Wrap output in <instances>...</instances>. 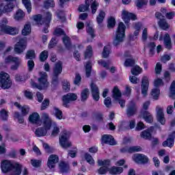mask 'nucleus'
Instances as JSON below:
<instances>
[{
	"label": "nucleus",
	"instance_id": "nucleus-1",
	"mask_svg": "<svg viewBox=\"0 0 175 175\" xmlns=\"http://www.w3.org/2000/svg\"><path fill=\"white\" fill-rule=\"evenodd\" d=\"M23 165L18 163H13L10 160H3L1 161V169L3 173H8L14 169L12 175H20L21 174V168Z\"/></svg>",
	"mask_w": 175,
	"mask_h": 175
},
{
	"label": "nucleus",
	"instance_id": "nucleus-2",
	"mask_svg": "<svg viewBox=\"0 0 175 175\" xmlns=\"http://www.w3.org/2000/svg\"><path fill=\"white\" fill-rule=\"evenodd\" d=\"M42 118L44 121V127H39L35 131L36 136H38V137L46 136L47 131H50V128H51L52 122L49 114L46 113H42Z\"/></svg>",
	"mask_w": 175,
	"mask_h": 175
},
{
	"label": "nucleus",
	"instance_id": "nucleus-3",
	"mask_svg": "<svg viewBox=\"0 0 175 175\" xmlns=\"http://www.w3.org/2000/svg\"><path fill=\"white\" fill-rule=\"evenodd\" d=\"M40 77L38 78L39 84L36 82H31V86L33 88H38V90H44L49 87V81H47V72H40Z\"/></svg>",
	"mask_w": 175,
	"mask_h": 175
},
{
	"label": "nucleus",
	"instance_id": "nucleus-4",
	"mask_svg": "<svg viewBox=\"0 0 175 175\" xmlns=\"http://www.w3.org/2000/svg\"><path fill=\"white\" fill-rule=\"evenodd\" d=\"M126 27L124 24V23H119L117 31L116 38L113 40L114 46H118L120 43H122L124 42V39L125 38V29Z\"/></svg>",
	"mask_w": 175,
	"mask_h": 175
},
{
	"label": "nucleus",
	"instance_id": "nucleus-5",
	"mask_svg": "<svg viewBox=\"0 0 175 175\" xmlns=\"http://www.w3.org/2000/svg\"><path fill=\"white\" fill-rule=\"evenodd\" d=\"M0 87L3 90H9L12 87V80L9 74L2 71L0 72Z\"/></svg>",
	"mask_w": 175,
	"mask_h": 175
},
{
	"label": "nucleus",
	"instance_id": "nucleus-6",
	"mask_svg": "<svg viewBox=\"0 0 175 175\" xmlns=\"http://www.w3.org/2000/svg\"><path fill=\"white\" fill-rule=\"evenodd\" d=\"M69 137H70V132L66 130L62 132L59 137V144L62 148L66 149L72 146V144L69 142Z\"/></svg>",
	"mask_w": 175,
	"mask_h": 175
},
{
	"label": "nucleus",
	"instance_id": "nucleus-7",
	"mask_svg": "<svg viewBox=\"0 0 175 175\" xmlns=\"http://www.w3.org/2000/svg\"><path fill=\"white\" fill-rule=\"evenodd\" d=\"M14 9V3L12 1L5 0L3 3H0V17L3 13H10Z\"/></svg>",
	"mask_w": 175,
	"mask_h": 175
},
{
	"label": "nucleus",
	"instance_id": "nucleus-8",
	"mask_svg": "<svg viewBox=\"0 0 175 175\" xmlns=\"http://www.w3.org/2000/svg\"><path fill=\"white\" fill-rule=\"evenodd\" d=\"M62 73V62L59 61L55 64L53 75L52 77L53 84H58V76Z\"/></svg>",
	"mask_w": 175,
	"mask_h": 175
},
{
	"label": "nucleus",
	"instance_id": "nucleus-9",
	"mask_svg": "<svg viewBox=\"0 0 175 175\" xmlns=\"http://www.w3.org/2000/svg\"><path fill=\"white\" fill-rule=\"evenodd\" d=\"M97 163L98 166H102L97 170V173H98V174H106V173L109 172V167L110 166V160L103 161L98 159Z\"/></svg>",
	"mask_w": 175,
	"mask_h": 175
},
{
	"label": "nucleus",
	"instance_id": "nucleus-10",
	"mask_svg": "<svg viewBox=\"0 0 175 175\" xmlns=\"http://www.w3.org/2000/svg\"><path fill=\"white\" fill-rule=\"evenodd\" d=\"M5 64H10V62H14L15 65H12L11 66V69L12 70H17L18 66H20V64H21V59L18 57H14L12 55H10L5 59Z\"/></svg>",
	"mask_w": 175,
	"mask_h": 175
},
{
	"label": "nucleus",
	"instance_id": "nucleus-11",
	"mask_svg": "<svg viewBox=\"0 0 175 175\" xmlns=\"http://www.w3.org/2000/svg\"><path fill=\"white\" fill-rule=\"evenodd\" d=\"M25 49H27V39L22 38L16 44L14 51L16 54H21V53H24Z\"/></svg>",
	"mask_w": 175,
	"mask_h": 175
},
{
	"label": "nucleus",
	"instance_id": "nucleus-12",
	"mask_svg": "<svg viewBox=\"0 0 175 175\" xmlns=\"http://www.w3.org/2000/svg\"><path fill=\"white\" fill-rule=\"evenodd\" d=\"M77 100V95L75 93H68L63 96V104L65 107H68V104Z\"/></svg>",
	"mask_w": 175,
	"mask_h": 175
},
{
	"label": "nucleus",
	"instance_id": "nucleus-13",
	"mask_svg": "<svg viewBox=\"0 0 175 175\" xmlns=\"http://www.w3.org/2000/svg\"><path fill=\"white\" fill-rule=\"evenodd\" d=\"M58 161H59V158L57 154L50 155L47 162L48 167L49 169H54V167H55V165L58 163Z\"/></svg>",
	"mask_w": 175,
	"mask_h": 175
},
{
	"label": "nucleus",
	"instance_id": "nucleus-14",
	"mask_svg": "<svg viewBox=\"0 0 175 175\" xmlns=\"http://www.w3.org/2000/svg\"><path fill=\"white\" fill-rule=\"evenodd\" d=\"M139 117L140 118H143V120H144L146 122H148V124H151V122L154 121L152 114H151V113H150L148 111H141Z\"/></svg>",
	"mask_w": 175,
	"mask_h": 175
},
{
	"label": "nucleus",
	"instance_id": "nucleus-15",
	"mask_svg": "<svg viewBox=\"0 0 175 175\" xmlns=\"http://www.w3.org/2000/svg\"><path fill=\"white\" fill-rule=\"evenodd\" d=\"M132 158L136 163H147L148 162V157L144 154H135Z\"/></svg>",
	"mask_w": 175,
	"mask_h": 175
},
{
	"label": "nucleus",
	"instance_id": "nucleus-16",
	"mask_svg": "<svg viewBox=\"0 0 175 175\" xmlns=\"http://www.w3.org/2000/svg\"><path fill=\"white\" fill-rule=\"evenodd\" d=\"M29 121L35 125H42V120L38 112H34L29 116Z\"/></svg>",
	"mask_w": 175,
	"mask_h": 175
},
{
	"label": "nucleus",
	"instance_id": "nucleus-17",
	"mask_svg": "<svg viewBox=\"0 0 175 175\" xmlns=\"http://www.w3.org/2000/svg\"><path fill=\"white\" fill-rule=\"evenodd\" d=\"M137 111V107L136 106V103L135 101H131L127 106L126 114L129 117H131L136 113Z\"/></svg>",
	"mask_w": 175,
	"mask_h": 175
},
{
	"label": "nucleus",
	"instance_id": "nucleus-18",
	"mask_svg": "<svg viewBox=\"0 0 175 175\" xmlns=\"http://www.w3.org/2000/svg\"><path fill=\"white\" fill-rule=\"evenodd\" d=\"M148 85H149V81L148 78L146 76H144L142 80V94L144 95V96H146L147 95V92L148 91Z\"/></svg>",
	"mask_w": 175,
	"mask_h": 175
},
{
	"label": "nucleus",
	"instance_id": "nucleus-19",
	"mask_svg": "<svg viewBox=\"0 0 175 175\" xmlns=\"http://www.w3.org/2000/svg\"><path fill=\"white\" fill-rule=\"evenodd\" d=\"M122 17L125 24H128L131 20H136V15L133 13L129 12L128 11H123Z\"/></svg>",
	"mask_w": 175,
	"mask_h": 175
},
{
	"label": "nucleus",
	"instance_id": "nucleus-20",
	"mask_svg": "<svg viewBox=\"0 0 175 175\" xmlns=\"http://www.w3.org/2000/svg\"><path fill=\"white\" fill-rule=\"evenodd\" d=\"M103 144H109V146H116L117 144L113 136L110 135H104L102 137Z\"/></svg>",
	"mask_w": 175,
	"mask_h": 175
},
{
	"label": "nucleus",
	"instance_id": "nucleus-21",
	"mask_svg": "<svg viewBox=\"0 0 175 175\" xmlns=\"http://www.w3.org/2000/svg\"><path fill=\"white\" fill-rule=\"evenodd\" d=\"M142 151V147L137 146H131V147H124L120 149V152L125 153L128 152L129 154H133V152H139Z\"/></svg>",
	"mask_w": 175,
	"mask_h": 175
},
{
	"label": "nucleus",
	"instance_id": "nucleus-22",
	"mask_svg": "<svg viewBox=\"0 0 175 175\" xmlns=\"http://www.w3.org/2000/svg\"><path fill=\"white\" fill-rule=\"evenodd\" d=\"M91 91H92V95L94 100H96V102H98V100H99V98H100L99 96V88L96 84L92 83Z\"/></svg>",
	"mask_w": 175,
	"mask_h": 175
},
{
	"label": "nucleus",
	"instance_id": "nucleus-23",
	"mask_svg": "<svg viewBox=\"0 0 175 175\" xmlns=\"http://www.w3.org/2000/svg\"><path fill=\"white\" fill-rule=\"evenodd\" d=\"M51 13L50 12H46V16L44 17L45 22H44V24H45V27L43 29V32H44V33H48L49 32V27L50 26V21H51Z\"/></svg>",
	"mask_w": 175,
	"mask_h": 175
},
{
	"label": "nucleus",
	"instance_id": "nucleus-24",
	"mask_svg": "<svg viewBox=\"0 0 175 175\" xmlns=\"http://www.w3.org/2000/svg\"><path fill=\"white\" fill-rule=\"evenodd\" d=\"M124 172L122 167L113 166L109 168V173L112 175L121 174Z\"/></svg>",
	"mask_w": 175,
	"mask_h": 175
},
{
	"label": "nucleus",
	"instance_id": "nucleus-25",
	"mask_svg": "<svg viewBox=\"0 0 175 175\" xmlns=\"http://www.w3.org/2000/svg\"><path fill=\"white\" fill-rule=\"evenodd\" d=\"M157 120L161 125H165V115L163 114V109L162 108H159L157 110Z\"/></svg>",
	"mask_w": 175,
	"mask_h": 175
},
{
	"label": "nucleus",
	"instance_id": "nucleus-26",
	"mask_svg": "<svg viewBox=\"0 0 175 175\" xmlns=\"http://www.w3.org/2000/svg\"><path fill=\"white\" fill-rule=\"evenodd\" d=\"M122 96L121 91L118 89V87L115 86L112 91V98L115 99V100H118Z\"/></svg>",
	"mask_w": 175,
	"mask_h": 175
},
{
	"label": "nucleus",
	"instance_id": "nucleus-27",
	"mask_svg": "<svg viewBox=\"0 0 175 175\" xmlns=\"http://www.w3.org/2000/svg\"><path fill=\"white\" fill-rule=\"evenodd\" d=\"M24 17H25V13L24 11L21 10V9H18L14 16V18L16 21H21Z\"/></svg>",
	"mask_w": 175,
	"mask_h": 175
},
{
	"label": "nucleus",
	"instance_id": "nucleus-28",
	"mask_svg": "<svg viewBox=\"0 0 175 175\" xmlns=\"http://www.w3.org/2000/svg\"><path fill=\"white\" fill-rule=\"evenodd\" d=\"M3 32H4V33H7L8 35L14 36L18 33V29H17L16 27L8 26Z\"/></svg>",
	"mask_w": 175,
	"mask_h": 175
},
{
	"label": "nucleus",
	"instance_id": "nucleus-29",
	"mask_svg": "<svg viewBox=\"0 0 175 175\" xmlns=\"http://www.w3.org/2000/svg\"><path fill=\"white\" fill-rule=\"evenodd\" d=\"M164 44L165 48H167L168 50L172 49V39L170 38L169 33H166L164 36Z\"/></svg>",
	"mask_w": 175,
	"mask_h": 175
},
{
	"label": "nucleus",
	"instance_id": "nucleus-30",
	"mask_svg": "<svg viewBox=\"0 0 175 175\" xmlns=\"http://www.w3.org/2000/svg\"><path fill=\"white\" fill-rule=\"evenodd\" d=\"M152 132V130L151 129L145 130L141 133V137H142V139H145V140H151Z\"/></svg>",
	"mask_w": 175,
	"mask_h": 175
},
{
	"label": "nucleus",
	"instance_id": "nucleus-31",
	"mask_svg": "<svg viewBox=\"0 0 175 175\" xmlns=\"http://www.w3.org/2000/svg\"><path fill=\"white\" fill-rule=\"evenodd\" d=\"M44 17H46V13L44 14L43 18H42L41 14L35 15L33 16V18L34 21L38 23V24H40V25H42V24H44V23L46 22Z\"/></svg>",
	"mask_w": 175,
	"mask_h": 175
},
{
	"label": "nucleus",
	"instance_id": "nucleus-32",
	"mask_svg": "<svg viewBox=\"0 0 175 175\" xmlns=\"http://www.w3.org/2000/svg\"><path fill=\"white\" fill-rule=\"evenodd\" d=\"M174 146V139L172 138L171 136H169L167 140L163 142V147H170V148H172V147H173Z\"/></svg>",
	"mask_w": 175,
	"mask_h": 175
},
{
	"label": "nucleus",
	"instance_id": "nucleus-33",
	"mask_svg": "<svg viewBox=\"0 0 175 175\" xmlns=\"http://www.w3.org/2000/svg\"><path fill=\"white\" fill-rule=\"evenodd\" d=\"M59 167L62 173H68L69 172V165L64 161L59 164Z\"/></svg>",
	"mask_w": 175,
	"mask_h": 175
},
{
	"label": "nucleus",
	"instance_id": "nucleus-34",
	"mask_svg": "<svg viewBox=\"0 0 175 175\" xmlns=\"http://www.w3.org/2000/svg\"><path fill=\"white\" fill-rule=\"evenodd\" d=\"M8 18H3L1 21H0V35L1 32H3L4 30L8 28L9 26L8 25Z\"/></svg>",
	"mask_w": 175,
	"mask_h": 175
},
{
	"label": "nucleus",
	"instance_id": "nucleus-35",
	"mask_svg": "<svg viewBox=\"0 0 175 175\" xmlns=\"http://www.w3.org/2000/svg\"><path fill=\"white\" fill-rule=\"evenodd\" d=\"M92 2V0H85V5H81L79 8V11L86 12V10L89 9Z\"/></svg>",
	"mask_w": 175,
	"mask_h": 175
},
{
	"label": "nucleus",
	"instance_id": "nucleus-36",
	"mask_svg": "<svg viewBox=\"0 0 175 175\" xmlns=\"http://www.w3.org/2000/svg\"><path fill=\"white\" fill-rule=\"evenodd\" d=\"M51 125L53 124L54 126L51 132V136L52 137H55V136H58V133H59V127H58V126H57V124H55V122H53V120H51Z\"/></svg>",
	"mask_w": 175,
	"mask_h": 175
},
{
	"label": "nucleus",
	"instance_id": "nucleus-37",
	"mask_svg": "<svg viewBox=\"0 0 175 175\" xmlns=\"http://www.w3.org/2000/svg\"><path fill=\"white\" fill-rule=\"evenodd\" d=\"M22 2L27 10V13H31V12H32V4L31 3V0H22Z\"/></svg>",
	"mask_w": 175,
	"mask_h": 175
},
{
	"label": "nucleus",
	"instance_id": "nucleus-38",
	"mask_svg": "<svg viewBox=\"0 0 175 175\" xmlns=\"http://www.w3.org/2000/svg\"><path fill=\"white\" fill-rule=\"evenodd\" d=\"M143 72V69L139 66H135L131 68V73L134 76H139Z\"/></svg>",
	"mask_w": 175,
	"mask_h": 175
},
{
	"label": "nucleus",
	"instance_id": "nucleus-39",
	"mask_svg": "<svg viewBox=\"0 0 175 175\" xmlns=\"http://www.w3.org/2000/svg\"><path fill=\"white\" fill-rule=\"evenodd\" d=\"M31 33V24L27 23L25 25L23 29L22 30V35L27 36Z\"/></svg>",
	"mask_w": 175,
	"mask_h": 175
},
{
	"label": "nucleus",
	"instance_id": "nucleus-40",
	"mask_svg": "<svg viewBox=\"0 0 175 175\" xmlns=\"http://www.w3.org/2000/svg\"><path fill=\"white\" fill-rule=\"evenodd\" d=\"M63 43L65 44L68 50L72 49V44L70 43V38L66 36L63 38Z\"/></svg>",
	"mask_w": 175,
	"mask_h": 175
},
{
	"label": "nucleus",
	"instance_id": "nucleus-41",
	"mask_svg": "<svg viewBox=\"0 0 175 175\" xmlns=\"http://www.w3.org/2000/svg\"><path fill=\"white\" fill-rule=\"evenodd\" d=\"M106 14L103 11H100L98 14V16L96 17L97 23L100 25L102 23H103V20H105V16Z\"/></svg>",
	"mask_w": 175,
	"mask_h": 175
},
{
	"label": "nucleus",
	"instance_id": "nucleus-42",
	"mask_svg": "<svg viewBox=\"0 0 175 175\" xmlns=\"http://www.w3.org/2000/svg\"><path fill=\"white\" fill-rule=\"evenodd\" d=\"M90 95V90L88 89L83 90L81 93V100H87L88 96Z\"/></svg>",
	"mask_w": 175,
	"mask_h": 175
},
{
	"label": "nucleus",
	"instance_id": "nucleus-43",
	"mask_svg": "<svg viewBox=\"0 0 175 175\" xmlns=\"http://www.w3.org/2000/svg\"><path fill=\"white\" fill-rule=\"evenodd\" d=\"M159 94H161V91L159 90V89H158V88H156L152 90L151 96H152L153 99H154L155 100L158 99L159 96Z\"/></svg>",
	"mask_w": 175,
	"mask_h": 175
},
{
	"label": "nucleus",
	"instance_id": "nucleus-44",
	"mask_svg": "<svg viewBox=\"0 0 175 175\" xmlns=\"http://www.w3.org/2000/svg\"><path fill=\"white\" fill-rule=\"evenodd\" d=\"M111 51V49L110 48V46H105L104 47L103 51V58H107L109 57V55L110 54Z\"/></svg>",
	"mask_w": 175,
	"mask_h": 175
},
{
	"label": "nucleus",
	"instance_id": "nucleus-45",
	"mask_svg": "<svg viewBox=\"0 0 175 175\" xmlns=\"http://www.w3.org/2000/svg\"><path fill=\"white\" fill-rule=\"evenodd\" d=\"M148 3V0H137L135 5L138 9H142V6H146Z\"/></svg>",
	"mask_w": 175,
	"mask_h": 175
},
{
	"label": "nucleus",
	"instance_id": "nucleus-46",
	"mask_svg": "<svg viewBox=\"0 0 175 175\" xmlns=\"http://www.w3.org/2000/svg\"><path fill=\"white\" fill-rule=\"evenodd\" d=\"M159 25L162 28V29H164V31H166V29H168L169 28V24L166 23V20L165 19L160 20L159 21Z\"/></svg>",
	"mask_w": 175,
	"mask_h": 175
},
{
	"label": "nucleus",
	"instance_id": "nucleus-47",
	"mask_svg": "<svg viewBox=\"0 0 175 175\" xmlns=\"http://www.w3.org/2000/svg\"><path fill=\"white\" fill-rule=\"evenodd\" d=\"M85 159L87 161L88 163L90 165H95V160H94V158H92V156L89 153L85 154Z\"/></svg>",
	"mask_w": 175,
	"mask_h": 175
},
{
	"label": "nucleus",
	"instance_id": "nucleus-48",
	"mask_svg": "<svg viewBox=\"0 0 175 175\" xmlns=\"http://www.w3.org/2000/svg\"><path fill=\"white\" fill-rule=\"evenodd\" d=\"M9 118V115L8 114V111L5 109H2L0 111V118L2 121H7Z\"/></svg>",
	"mask_w": 175,
	"mask_h": 175
},
{
	"label": "nucleus",
	"instance_id": "nucleus-49",
	"mask_svg": "<svg viewBox=\"0 0 175 175\" xmlns=\"http://www.w3.org/2000/svg\"><path fill=\"white\" fill-rule=\"evenodd\" d=\"M157 45H155V43L154 42H149L148 44V49L150 50L149 55L150 57H152L154 55V50L155 49Z\"/></svg>",
	"mask_w": 175,
	"mask_h": 175
},
{
	"label": "nucleus",
	"instance_id": "nucleus-50",
	"mask_svg": "<svg viewBox=\"0 0 175 175\" xmlns=\"http://www.w3.org/2000/svg\"><path fill=\"white\" fill-rule=\"evenodd\" d=\"M47 58H49V51H43L40 55V61L44 62Z\"/></svg>",
	"mask_w": 175,
	"mask_h": 175
},
{
	"label": "nucleus",
	"instance_id": "nucleus-51",
	"mask_svg": "<svg viewBox=\"0 0 175 175\" xmlns=\"http://www.w3.org/2000/svg\"><path fill=\"white\" fill-rule=\"evenodd\" d=\"M54 114L58 120H62V111L57 107H53Z\"/></svg>",
	"mask_w": 175,
	"mask_h": 175
},
{
	"label": "nucleus",
	"instance_id": "nucleus-52",
	"mask_svg": "<svg viewBox=\"0 0 175 175\" xmlns=\"http://www.w3.org/2000/svg\"><path fill=\"white\" fill-rule=\"evenodd\" d=\"M91 57H92V47L91 46H88L86 51L85 52V58H91Z\"/></svg>",
	"mask_w": 175,
	"mask_h": 175
},
{
	"label": "nucleus",
	"instance_id": "nucleus-53",
	"mask_svg": "<svg viewBox=\"0 0 175 175\" xmlns=\"http://www.w3.org/2000/svg\"><path fill=\"white\" fill-rule=\"evenodd\" d=\"M54 5L53 0H46L44 3V6L46 9H49V8H54Z\"/></svg>",
	"mask_w": 175,
	"mask_h": 175
},
{
	"label": "nucleus",
	"instance_id": "nucleus-54",
	"mask_svg": "<svg viewBox=\"0 0 175 175\" xmlns=\"http://www.w3.org/2000/svg\"><path fill=\"white\" fill-rule=\"evenodd\" d=\"M161 12L163 14H165V16L169 19V20H172V18H173L174 17V12H170L167 13L166 12V9L165 8H162L161 9Z\"/></svg>",
	"mask_w": 175,
	"mask_h": 175
},
{
	"label": "nucleus",
	"instance_id": "nucleus-55",
	"mask_svg": "<svg viewBox=\"0 0 175 175\" xmlns=\"http://www.w3.org/2000/svg\"><path fill=\"white\" fill-rule=\"evenodd\" d=\"M63 90L66 92H69V91H70V83L66 80L63 81Z\"/></svg>",
	"mask_w": 175,
	"mask_h": 175
},
{
	"label": "nucleus",
	"instance_id": "nucleus-56",
	"mask_svg": "<svg viewBox=\"0 0 175 175\" xmlns=\"http://www.w3.org/2000/svg\"><path fill=\"white\" fill-rule=\"evenodd\" d=\"M124 66L126 68L135 66V60L133 59H127L124 62Z\"/></svg>",
	"mask_w": 175,
	"mask_h": 175
},
{
	"label": "nucleus",
	"instance_id": "nucleus-57",
	"mask_svg": "<svg viewBox=\"0 0 175 175\" xmlns=\"http://www.w3.org/2000/svg\"><path fill=\"white\" fill-rule=\"evenodd\" d=\"M35 57H36L35 51L30 50L27 52V54H26L27 59H33Z\"/></svg>",
	"mask_w": 175,
	"mask_h": 175
},
{
	"label": "nucleus",
	"instance_id": "nucleus-58",
	"mask_svg": "<svg viewBox=\"0 0 175 175\" xmlns=\"http://www.w3.org/2000/svg\"><path fill=\"white\" fill-rule=\"evenodd\" d=\"M91 62H88L85 65V72L87 77H90V76H91Z\"/></svg>",
	"mask_w": 175,
	"mask_h": 175
},
{
	"label": "nucleus",
	"instance_id": "nucleus-59",
	"mask_svg": "<svg viewBox=\"0 0 175 175\" xmlns=\"http://www.w3.org/2000/svg\"><path fill=\"white\" fill-rule=\"evenodd\" d=\"M33 68H35V62L33 60L30 59L27 62V69L29 72H32L33 70Z\"/></svg>",
	"mask_w": 175,
	"mask_h": 175
},
{
	"label": "nucleus",
	"instance_id": "nucleus-60",
	"mask_svg": "<svg viewBox=\"0 0 175 175\" xmlns=\"http://www.w3.org/2000/svg\"><path fill=\"white\" fill-rule=\"evenodd\" d=\"M14 118H17L18 122H19V124H23V122H24V118L20 115V113L15 112L14 113Z\"/></svg>",
	"mask_w": 175,
	"mask_h": 175
},
{
	"label": "nucleus",
	"instance_id": "nucleus-61",
	"mask_svg": "<svg viewBox=\"0 0 175 175\" xmlns=\"http://www.w3.org/2000/svg\"><path fill=\"white\" fill-rule=\"evenodd\" d=\"M21 110L23 116H27L29 113V107L25 105L21 107Z\"/></svg>",
	"mask_w": 175,
	"mask_h": 175
},
{
	"label": "nucleus",
	"instance_id": "nucleus-62",
	"mask_svg": "<svg viewBox=\"0 0 175 175\" xmlns=\"http://www.w3.org/2000/svg\"><path fill=\"white\" fill-rule=\"evenodd\" d=\"M116 26V19L111 17L108 19V28H113Z\"/></svg>",
	"mask_w": 175,
	"mask_h": 175
},
{
	"label": "nucleus",
	"instance_id": "nucleus-63",
	"mask_svg": "<svg viewBox=\"0 0 175 175\" xmlns=\"http://www.w3.org/2000/svg\"><path fill=\"white\" fill-rule=\"evenodd\" d=\"M98 64L105 68V69H109V66H110V61L105 62V60H99Z\"/></svg>",
	"mask_w": 175,
	"mask_h": 175
},
{
	"label": "nucleus",
	"instance_id": "nucleus-64",
	"mask_svg": "<svg viewBox=\"0 0 175 175\" xmlns=\"http://www.w3.org/2000/svg\"><path fill=\"white\" fill-rule=\"evenodd\" d=\"M31 163L33 167H40V165H42V161L40 160H31Z\"/></svg>",
	"mask_w": 175,
	"mask_h": 175
}]
</instances>
